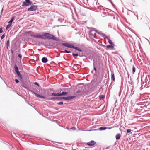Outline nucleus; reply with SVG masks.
<instances>
[{
  "label": "nucleus",
  "instance_id": "nucleus-11",
  "mask_svg": "<svg viewBox=\"0 0 150 150\" xmlns=\"http://www.w3.org/2000/svg\"><path fill=\"white\" fill-rule=\"evenodd\" d=\"M14 68L15 70L16 73L19 71H18V67L17 66H16V65H15L14 66Z\"/></svg>",
  "mask_w": 150,
  "mask_h": 150
},
{
  "label": "nucleus",
  "instance_id": "nucleus-21",
  "mask_svg": "<svg viewBox=\"0 0 150 150\" xmlns=\"http://www.w3.org/2000/svg\"><path fill=\"white\" fill-rule=\"evenodd\" d=\"M11 24H9L6 27V30L8 29L10 27V26H11Z\"/></svg>",
  "mask_w": 150,
  "mask_h": 150
},
{
  "label": "nucleus",
  "instance_id": "nucleus-24",
  "mask_svg": "<svg viewBox=\"0 0 150 150\" xmlns=\"http://www.w3.org/2000/svg\"><path fill=\"white\" fill-rule=\"evenodd\" d=\"M108 42L110 44L112 45H113V43L112 42V41L111 40H110V39H108Z\"/></svg>",
  "mask_w": 150,
  "mask_h": 150
},
{
  "label": "nucleus",
  "instance_id": "nucleus-39",
  "mask_svg": "<svg viewBox=\"0 0 150 150\" xmlns=\"http://www.w3.org/2000/svg\"><path fill=\"white\" fill-rule=\"evenodd\" d=\"M11 53H13V51H12H12H11Z\"/></svg>",
  "mask_w": 150,
  "mask_h": 150
},
{
  "label": "nucleus",
  "instance_id": "nucleus-5",
  "mask_svg": "<svg viewBox=\"0 0 150 150\" xmlns=\"http://www.w3.org/2000/svg\"><path fill=\"white\" fill-rule=\"evenodd\" d=\"M96 143V142L92 140L87 143L88 145L92 146L94 145Z\"/></svg>",
  "mask_w": 150,
  "mask_h": 150
},
{
  "label": "nucleus",
  "instance_id": "nucleus-3",
  "mask_svg": "<svg viewBox=\"0 0 150 150\" xmlns=\"http://www.w3.org/2000/svg\"><path fill=\"white\" fill-rule=\"evenodd\" d=\"M37 6L36 5H32L27 10L28 11H35L37 9Z\"/></svg>",
  "mask_w": 150,
  "mask_h": 150
},
{
  "label": "nucleus",
  "instance_id": "nucleus-8",
  "mask_svg": "<svg viewBox=\"0 0 150 150\" xmlns=\"http://www.w3.org/2000/svg\"><path fill=\"white\" fill-rule=\"evenodd\" d=\"M16 73H17L18 76L19 77L21 80H22L23 79V78L22 75L20 73V72L19 71Z\"/></svg>",
  "mask_w": 150,
  "mask_h": 150
},
{
  "label": "nucleus",
  "instance_id": "nucleus-34",
  "mask_svg": "<svg viewBox=\"0 0 150 150\" xmlns=\"http://www.w3.org/2000/svg\"><path fill=\"white\" fill-rule=\"evenodd\" d=\"M18 57H19V58H21L22 57L21 55L20 54H18Z\"/></svg>",
  "mask_w": 150,
  "mask_h": 150
},
{
  "label": "nucleus",
  "instance_id": "nucleus-37",
  "mask_svg": "<svg viewBox=\"0 0 150 150\" xmlns=\"http://www.w3.org/2000/svg\"><path fill=\"white\" fill-rule=\"evenodd\" d=\"M35 84H37V85H38V83H36V82H35Z\"/></svg>",
  "mask_w": 150,
  "mask_h": 150
},
{
  "label": "nucleus",
  "instance_id": "nucleus-35",
  "mask_svg": "<svg viewBox=\"0 0 150 150\" xmlns=\"http://www.w3.org/2000/svg\"><path fill=\"white\" fill-rule=\"evenodd\" d=\"M65 52H66V53H69L70 52V51H68L67 50H65Z\"/></svg>",
  "mask_w": 150,
  "mask_h": 150
},
{
  "label": "nucleus",
  "instance_id": "nucleus-32",
  "mask_svg": "<svg viewBox=\"0 0 150 150\" xmlns=\"http://www.w3.org/2000/svg\"><path fill=\"white\" fill-rule=\"evenodd\" d=\"M3 32V30L1 28H0V33H1Z\"/></svg>",
  "mask_w": 150,
  "mask_h": 150
},
{
  "label": "nucleus",
  "instance_id": "nucleus-30",
  "mask_svg": "<svg viewBox=\"0 0 150 150\" xmlns=\"http://www.w3.org/2000/svg\"><path fill=\"white\" fill-rule=\"evenodd\" d=\"M57 104L58 105H62L63 104V102H59L57 103Z\"/></svg>",
  "mask_w": 150,
  "mask_h": 150
},
{
  "label": "nucleus",
  "instance_id": "nucleus-36",
  "mask_svg": "<svg viewBox=\"0 0 150 150\" xmlns=\"http://www.w3.org/2000/svg\"><path fill=\"white\" fill-rule=\"evenodd\" d=\"M73 130H75L76 129V128L74 127H72L71 128Z\"/></svg>",
  "mask_w": 150,
  "mask_h": 150
},
{
  "label": "nucleus",
  "instance_id": "nucleus-38",
  "mask_svg": "<svg viewBox=\"0 0 150 150\" xmlns=\"http://www.w3.org/2000/svg\"><path fill=\"white\" fill-rule=\"evenodd\" d=\"M94 70H96V68H94Z\"/></svg>",
  "mask_w": 150,
  "mask_h": 150
},
{
  "label": "nucleus",
  "instance_id": "nucleus-10",
  "mask_svg": "<svg viewBox=\"0 0 150 150\" xmlns=\"http://www.w3.org/2000/svg\"><path fill=\"white\" fill-rule=\"evenodd\" d=\"M75 97V96H71L67 97V100H70L74 99Z\"/></svg>",
  "mask_w": 150,
  "mask_h": 150
},
{
  "label": "nucleus",
  "instance_id": "nucleus-27",
  "mask_svg": "<svg viewBox=\"0 0 150 150\" xmlns=\"http://www.w3.org/2000/svg\"><path fill=\"white\" fill-rule=\"evenodd\" d=\"M116 127L113 126V127H106V129H111L112 128H114V127Z\"/></svg>",
  "mask_w": 150,
  "mask_h": 150
},
{
  "label": "nucleus",
  "instance_id": "nucleus-29",
  "mask_svg": "<svg viewBox=\"0 0 150 150\" xmlns=\"http://www.w3.org/2000/svg\"><path fill=\"white\" fill-rule=\"evenodd\" d=\"M73 55V56H74V57H77L78 56V54H74V53H73V54H72Z\"/></svg>",
  "mask_w": 150,
  "mask_h": 150
},
{
  "label": "nucleus",
  "instance_id": "nucleus-9",
  "mask_svg": "<svg viewBox=\"0 0 150 150\" xmlns=\"http://www.w3.org/2000/svg\"><path fill=\"white\" fill-rule=\"evenodd\" d=\"M42 62L43 63H46L47 62V58L44 57L42 59Z\"/></svg>",
  "mask_w": 150,
  "mask_h": 150
},
{
  "label": "nucleus",
  "instance_id": "nucleus-17",
  "mask_svg": "<svg viewBox=\"0 0 150 150\" xmlns=\"http://www.w3.org/2000/svg\"><path fill=\"white\" fill-rule=\"evenodd\" d=\"M107 48L108 49H113V46L112 45H107L106 46Z\"/></svg>",
  "mask_w": 150,
  "mask_h": 150
},
{
  "label": "nucleus",
  "instance_id": "nucleus-26",
  "mask_svg": "<svg viewBox=\"0 0 150 150\" xmlns=\"http://www.w3.org/2000/svg\"><path fill=\"white\" fill-rule=\"evenodd\" d=\"M9 40H8L7 41V43H6V45L7 46V49L8 48V46H9Z\"/></svg>",
  "mask_w": 150,
  "mask_h": 150
},
{
  "label": "nucleus",
  "instance_id": "nucleus-31",
  "mask_svg": "<svg viewBox=\"0 0 150 150\" xmlns=\"http://www.w3.org/2000/svg\"><path fill=\"white\" fill-rule=\"evenodd\" d=\"M15 81L17 83H18L19 82L18 80L16 79L15 80Z\"/></svg>",
  "mask_w": 150,
  "mask_h": 150
},
{
  "label": "nucleus",
  "instance_id": "nucleus-28",
  "mask_svg": "<svg viewBox=\"0 0 150 150\" xmlns=\"http://www.w3.org/2000/svg\"><path fill=\"white\" fill-rule=\"evenodd\" d=\"M112 78L113 80L114 81L115 80V76H114V73H113V74H112Z\"/></svg>",
  "mask_w": 150,
  "mask_h": 150
},
{
  "label": "nucleus",
  "instance_id": "nucleus-20",
  "mask_svg": "<svg viewBox=\"0 0 150 150\" xmlns=\"http://www.w3.org/2000/svg\"><path fill=\"white\" fill-rule=\"evenodd\" d=\"M60 99H63L65 100H67V97H59V98Z\"/></svg>",
  "mask_w": 150,
  "mask_h": 150
},
{
  "label": "nucleus",
  "instance_id": "nucleus-18",
  "mask_svg": "<svg viewBox=\"0 0 150 150\" xmlns=\"http://www.w3.org/2000/svg\"><path fill=\"white\" fill-rule=\"evenodd\" d=\"M67 93L66 92H62V93H59L60 95H59V96H62V95H66Z\"/></svg>",
  "mask_w": 150,
  "mask_h": 150
},
{
  "label": "nucleus",
  "instance_id": "nucleus-12",
  "mask_svg": "<svg viewBox=\"0 0 150 150\" xmlns=\"http://www.w3.org/2000/svg\"><path fill=\"white\" fill-rule=\"evenodd\" d=\"M116 139L117 140L119 139L121 137V135L119 134H118L116 135Z\"/></svg>",
  "mask_w": 150,
  "mask_h": 150
},
{
  "label": "nucleus",
  "instance_id": "nucleus-22",
  "mask_svg": "<svg viewBox=\"0 0 150 150\" xmlns=\"http://www.w3.org/2000/svg\"><path fill=\"white\" fill-rule=\"evenodd\" d=\"M135 67L133 66L132 68V71H133V74H134V72H135Z\"/></svg>",
  "mask_w": 150,
  "mask_h": 150
},
{
  "label": "nucleus",
  "instance_id": "nucleus-19",
  "mask_svg": "<svg viewBox=\"0 0 150 150\" xmlns=\"http://www.w3.org/2000/svg\"><path fill=\"white\" fill-rule=\"evenodd\" d=\"M106 127H100L99 128V130H103L106 129Z\"/></svg>",
  "mask_w": 150,
  "mask_h": 150
},
{
  "label": "nucleus",
  "instance_id": "nucleus-6",
  "mask_svg": "<svg viewBox=\"0 0 150 150\" xmlns=\"http://www.w3.org/2000/svg\"><path fill=\"white\" fill-rule=\"evenodd\" d=\"M33 37L36 38H40L42 39H44V38L42 35H33Z\"/></svg>",
  "mask_w": 150,
  "mask_h": 150
},
{
  "label": "nucleus",
  "instance_id": "nucleus-2",
  "mask_svg": "<svg viewBox=\"0 0 150 150\" xmlns=\"http://www.w3.org/2000/svg\"><path fill=\"white\" fill-rule=\"evenodd\" d=\"M31 4L30 0H25V1L23 2V3L22 6H27Z\"/></svg>",
  "mask_w": 150,
  "mask_h": 150
},
{
  "label": "nucleus",
  "instance_id": "nucleus-23",
  "mask_svg": "<svg viewBox=\"0 0 150 150\" xmlns=\"http://www.w3.org/2000/svg\"><path fill=\"white\" fill-rule=\"evenodd\" d=\"M132 130L131 129H128L127 130V133H132V132H131Z\"/></svg>",
  "mask_w": 150,
  "mask_h": 150
},
{
  "label": "nucleus",
  "instance_id": "nucleus-4",
  "mask_svg": "<svg viewBox=\"0 0 150 150\" xmlns=\"http://www.w3.org/2000/svg\"><path fill=\"white\" fill-rule=\"evenodd\" d=\"M62 45L67 47L68 48H73L74 46L73 44L70 43H64L62 44Z\"/></svg>",
  "mask_w": 150,
  "mask_h": 150
},
{
  "label": "nucleus",
  "instance_id": "nucleus-16",
  "mask_svg": "<svg viewBox=\"0 0 150 150\" xmlns=\"http://www.w3.org/2000/svg\"><path fill=\"white\" fill-rule=\"evenodd\" d=\"M14 17H12L11 18V19L8 22V23L10 24H11V25L12 23L13 22V21L14 20Z\"/></svg>",
  "mask_w": 150,
  "mask_h": 150
},
{
  "label": "nucleus",
  "instance_id": "nucleus-1",
  "mask_svg": "<svg viewBox=\"0 0 150 150\" xmlns=\"http://www.w3.org/2000/svg\"><path fill=\"white\" fill-rule=\"evenodd\" d=\"M42 35L43 37L44 36L49 39H51L56 41L59 40V39L58 38H55L54 35L49 33L43 32L42 33Z\"/></svg>",
  "mask_w": 150,
  "mask_h": 150
},
{
  "label": "nucleus",
  "instance_id": "nucleus-15",
  "mask_svg": "<svg viewBox=\"0 0 150 150\" xmlns=\"http://www.w3.org/2000/svg\"><path fill=\"white\" fill-rule=\"evenodd\" d=\"M73 48L80 52H81L82 51L80 49L79 47H76L74 46V47H73Z\"/></svg>",
  "mask_w": 150,
  "mask_h": 150
},
{
  "label": "nucleus",
  "instance_id": "nucleus-33",
  "mask_svg": "<svg viewBox=\"0 0 150 150\" xmlns=\"http://www.w3.org/2000/svg\"><path fill=\"white\" fill-rule=\"evenodd\" d=\"M5 37L4 34H3L1 37V39H3Z\"/></svg>",
  "mask_w": 150,
  "mask_h": 150
},
{
  "label": "nucleus",
  "instance_id": "nucleus-14",
  "mask_svg": "<svg viewBox=\"0 0 150 150\" xmlns=\"http://www.w3.org/2000/svg\"><path fill=\"white\" fill-rule=\"evenodd\" d=\"M52 95L53 96H59L60 95L59 93H52Z\"/></svg>",
  "mask_w": 150,
  "mask_h": 150
},
{
  "label": "nucleus",
  "instance_id": "nucleus-7",
  "mask_svg": "<svg viewBox=\"0 0 150 150\" xmlns=\"http://www.w3.org/2000/svg\"><path fill=\"white\" fill-rule=\"evenodd\" d=\"M34 94L35 95V96H37L38 98H45V97L42 96H40V95L39 94H38L35 93H34Z\"/></svg>",
  "mask_w": 150,
  "mask_h": 150
},
{
  "label": "nucleus",
  "instance_id": "nucleus-13",
  "mask_svg": "<svg viewBox=\"0 0 150 150\" xmlns=\"http://www.w3.org/2000/svg\"><path fill=\"white\" fill-rule=\"evenodd\" d=\"M99 97L100 100H103L105 98V96L104 95H101L99 96Z\"/></svg>",
  "mask_w": 150,
  "mask_h": 150
},
{
  "label": "nucleus",
  "instance_id": "nucleus-25",
  "mask_svg": "<svg viewBox=\"0 0 150 150\" xmlns=\"http://www.w3.org/2000/svg\"><path fill=\"white\" fill-rule=\"evenodd\" d=\"M59 97H52L50 99L53 100L54 99H59Z\"/></svg>",
  "mask_w": 150,
  "mask_h": 150
}]
</instances>
